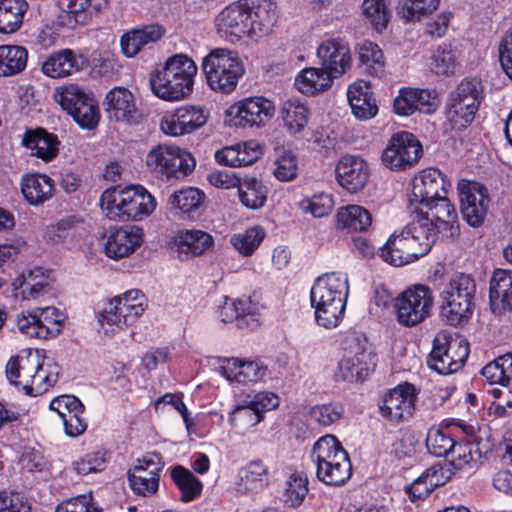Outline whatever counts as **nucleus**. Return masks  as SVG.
I'll use <instances>...</instances> for the list:
<instances>
[{"mask_svg":"<svg viewBox=\"0 0 512 512\" xmlns=\"http://www.w3.org/2000/svg\"><path fill=\"white\" fill-rule=\"evenodd\" d=\"M277 17L276 3L271 0H239L218 13L215 26L225 37L258 38L272 30Z\"/></svg>","mask_w":512,"mask_h":512,"instance_id":"nucleus-1","label":"nucleus"},{"mask_svg":"<svg viewBox=\"0 0 512 512\" xmlns=\"http://www.w3.org/2000/svg\"><path fill=\"white\" fill-rule=\"evenodd\" d=\"M348 291L345 274L326 273L315 280L310 291V301L318 325L327 329L339 325L344 317Z\"/></svg>","mask_w":512,"mask_h":512,"instance_id":"nucleus-2","label":"nucleus"},{"mask_svg":"<svg viewBox=\"0 0 512 512\" xmlns=\"http://www.w3.org/2000/svg\"><path fill=\"white\" fill-rule=\"evenodd\" d=\"M425 226L412 221L399 230H395L380 248V258L394 267L413 263L427 255L433 245L434 235Z\"/></svg>","mask_w":512,"mask_h":512,"instance_id":"nucleus-3","label":"nucleus"},{"mask_svg":"<svg viewBox=\"0 0 512 512\" xmlns=\"http://www.w3.org/2000/svg\"><path fill=\"white\" fill-rule=\"evenodd\" d=\"M196 74L194 61L184 54H176L168 58L161 70L151 73V90L164 100L184 99L192 92Z\"/></svg>","mask_w":512,"mask_h":512,"instance_id":"nucleus-4","label":"nucleus"},{"mask_svg":"<svg viewBox=\"0 0 512 512\" xmlns=\"http://www.w3.org/2000/svg\"><path fill=\"white\" fill-rule=\"evenodd\" d=\"M100 205L111 220L140 221L153 213L157 202L143 186L129 185L105 190Z\"/></svg>","mask_w":512,"mask_h":512,"instance_id":"nucleus-5","label":"nucleus"},{"mask_svg":"<svg viewBox=\"0 0 512 512\" xmlns=\"http://www.w3.org/2000/svg\"><path fill=\"white\" fill-rule=\"evenodd\" d=\"M485 98L484 85L478 77H465L449 93L445 103L446 124L450 130L469 127Z\"/></svg>","mask_w":512,"mask_h":512,"instance_id":"nucleus-6","label":"nucleus"},{"mask_svg":"<svg viewBox=\"0 0 512 512\" xmlns=\"http://www.w3.org/2000/svg\"><path fill=\"white\" fill-rule=\"evenodd\" d=\"M475 280L467 274H455L441 292V316L450 325L467 322L474 308Z\"/></svg>","mask_w":512,"mask_h":512,"instance_id":"nucleus-7","label":"nucleus"},{"mask_svg":"<svg viewBox=\"0 0 512 512\" xmlns=\"http://www.w3.org/2000/svg\"><path fill=\"white\" fill-rule=\"evenodd\" d=\"M201 66L208 86L221 93L232 92L244 73L237 53L226 48L213 49L203 58Z\"/></svg>","mask_w":512,"mask_h":512,"instance_id":"nucleus-8","label":"nucleus"},{"mask_svg":"<svg viewBox=\"0 0 512 512\" xmlns=\"http://www.w3.org/2000/svg\"><path fill=\"white\" fill-rule=\"evenodd\" d=\"M145 164L150 172L160 178H182L190 174L196 161L192 154L177 146L158 144L146 155Z\"/></svg>","mask_w":512,"mask_h":512,"instance_id":"nucleus-9","label":"nucleus"},{"mask_svg":"<svg viewBox=\"0 0 512 512\" xmlns=\"http://www.w3.org/2000/svg\"><path fill=\"white\" fill-rule=\"evenodd\" d=\"M469 352V344L465 339L453 338L447 332H439L433 340L427 362L437 373L447 375L462 368Z\"/></svg>","mask_w":512,"mask_h":512,"instance_id":"nucleus-10","label":"nucleus"},{"mask_svg":"<svg viewBox=\"0 0 512 512\" xmlns=\"http://www.w3.org/2000/svg\"><path fill=\"white\" fill-rule=\"evenodd\" d=\"M423 207H426L427 211L415 221L425 225L429 232L435 234L433 237L435 243L438 240H454L459 236L458 214L447 194H443Z\"/></svg>","mask_w":512,"mask_h":512,"instance_id":"nucleus-11","label":"nucleus"},{"mask_svg":"<svg viewBox=\"0 0 512 512\" xmlns=\"http://www.w3.org/2000/svg\"><path fill=\"white\" fill-rule=\"evenodd\" d=\"M432 290L423 284L407 288L395 299L397 319L400 324L412 327L429 317L433 307Z\"/></svg>","mask_w":512,"mask_h":512,"instance_id":"nucleus-12","label":"nucleus"},{"mask_svg":"<svg viewBox=\"0 0 512 512\" xmlns=\"http://www.w3.org/2000/svg\"><path fill=\"white\" fill-rule=\"evenodd\" d=\"M56 100L80 127L92 129L98 124L97 102L80 86L71 84L63 87Z\"/></svg>","mask_w":512,"mask_h":512,"instance_id":"nucleus-13","label":"nucleus"},{"mask_svg":"<svg viewBox=\"0 0 512 512\" xmlns=\"http://www.w3.org/2000/svg\"><path fill=\"white\" fill-rule=\"evenodd\" d=\"M347 354L338 364L339 376L344 381H363L376 366V355L365 338L350 339Z\"/></svg>","mask_w":512,"mask_h":512,"instance_id":"nucleus-14","label":"nucleus"},{"mask_svg":"<svg viewBox=\"0 0 512 512\" xmlns=\"http://www.w3.org/2000/svg\"><path fill=\"white\" fill-rule=\"evenodd\" d=\"M16 324L19 331L30 338L48 339L60 334L63 320L57 308L47 306L22 312Z\"/></svg>","mask_w":512,"mask_h":512,"instance_id":"nucleus-15","label":"nucleus"},{"mask_svg":"<svg viewBox=\"0 0 512 512\" xmlns=\"http://www.w3.org/2000/svg\"><path fill=\"white\" fill-rule=\"evenodd\" d=\"M418 391L411 383L404 382L387 391L379 403V413L388 422L399 424L414 414Z\"/></svg>","mask_w":512,"mask_h":512,"instance_id":"nucleus-16","label":"nucleus"},{"mask_svg":"<svg viewBox=\"0 0 512 512\" xmlns=\"http://www.w3.org/2000/svg\"><path fill=\"white\" fill-rule=\"evenodd\" d=\"M422 152V145L416 136L401 131L390 139L382 153V161L391 170H405L418 162Z\"/></svg>","mask_w":512,"mask_h":512,"instance_id":"nucleus-17","label":"nucleus"},{"mask_svg":"<svg viewBox=\"0 0 512 512\" xmlns=\"http://www.w3.org/2000/svg\"><path fill=\"white\" fill-rule=\"evenodd\" d=\"M274 113L273 102L262 96L244 98L227 110L230 122L242 128L264 126Z\"/></svg>","mask_w":512,"mask_h":512,"instance_id":"nucleus-18","label":"nucleus"},{"mask_svg":"<svg viewBox=\"0 0 512 512\" xmlns=\"http://www.w3.org/2000/svg\"><path fill=\"white\" fill-rule=\"evenodd\" d=\"M163 469L159 454L146 455L137 459L136 464L127 472L131 490L139 496H151L159 489L160 472Z\"/></svg>","mask_w":512,"mask_h":512,"instance_id":"nucleus-19","label":"nucleus"},{"mask_svg":"<svg viewBox=\"0 0 512 512\" xmlns=\"http://www.w3.org/2000/svg\"><path fill=\"white\" fill-rule=\"evenodd\" d=\"M411 186L410 204L424 206L447 194L451 183L439 169L427 168L413 178Z\"/></svg>","mask_w":512,"mask_h":512,"instance_id":"nucleus-20","label":"nucleus"},{"mask_svg":"<svg viewBox=\"0 0 512 512\" xmlns=\"http://www.w3.org/2000/svg\"><path fill=\"white\" fill-rule=\"evenodd\" d=\"M208 120V113L201 107L184 105L166 112L161 118L160 127L169 136L190 134L201 128Z\"/></svg>","mask_w":512,"mask_h":512,"instance_id":"nucleus-21","label":"nucleus"},{"mask_svg":"<svg viewBox=\"0 0 512 512\" xmlns=\"http://www.w3.org/2000/svg\"><path fill=\"white\" fill-rule=\"evenodd\" d=\"M321 67L339 78L350 69L352 54L348 41L342 37L327 38L317 47Z\"/></svg>","mask_w":512,"mask_h":512,"instance_id":"nucleus-22","label":"nucleus"},{"mask_svg":"<svg viewBox=\"0 0 512 512\" xmlns=\"http://www.w3.org/2000/svg\"><path fill=\"white\" fill-rule=\"evenodd\" d=\"M460 209L463 219L472 227L483 224L489 205L486 188L479 183L459 187Z\"/></svg>","mask_w":512,"mask_h":512,"instance_id":"nucleus-23","label":"nucleus"},{"mask_svg":"<svg viewBox=\"0 0 512 512\" xmlns=\"http://www.w3.org/2000/svg\"><path fill=\"white\" fill-rule=\"evenodd\" d=\"M217 313L223 323L236 321L240 328L249 329L259 326V304L250 297L237 299L226 297Z\"/></svg>","mask_w":512,"mask_h":512,"instance_id":"nucleus-24","label":"nucleus"},{"mask_svg":"<svg viewBox=\"0 0 512 512\" xmlns=\"http://www.w3.org/2000/svg\"><path fill=\"white\" fill-rule=\"evenodd\" d=\"M338 183L351 193L363 189L369 178L367 162L359 156L345 155L341 157L335 169Z\"/></svg>","mask_w":512,"mask_h":512,"instance_id":"nucleus-25","label":"nucleus"},{"mask_svg":"<svg viewBox=\"0 0 512 512\" xmlns=\"http://www.w3.org/2000/svg\"><path fill=\"white\" fill-rule=\"evenodd\" d=\"M106 112L110 119L128 124H136L141 112L136 106L133 94L124 87H114L105 97Z\"/></svg>","mask_w":512,"mask_h":512,"instance_id":"nucleus-26","label":"nucleus"},{"mask_svg":"<svg viewBox=\"0 0 512 512\" xmlns=\"http://www.w3.org/2000/svg\"><path fill=\"white\" fill-rule=\"evenodd\" d=\"M267 372V367L257 361L239 358H225L219 366V373L232 385L261 381Z\"/></svg>","mask_w":512,"mask_h":512,"instance_id":"nucleus-27","label":"nucleus"},{"mask_svg":"<svg viewBox=\"0 0 512 512\" xmlns=\"http://www.w3.org/2000/svg\"><path fill=\"white\" fill-rule=\"evenodd\" d=\"M87 65L85 57L72 49H60L51 53L43 62L41 70L50 78H63L79 72Z\"/></svg>","mask_w":512,"mask_h":512,"instance_id":"nucleus-28","label":"nucleus"},{"mask_svg":"<svg viewBox=\"0 0 512 512\" xmlns=\"http://www.w3.org/2000/svg\"><path fill=\"white\" fill-rule=\"evenodd\" d=\"M142 238L143 230L137 226L111 229L104 245L105 254L115 260L127 257L140 246Z\"/></svg>","mask_w":512,"mask_h":512,"instance_id":"nucleus-29","label":"nucleus"},{"mask_svg":"<svg viewBox=\"0 0 512 512\" xmlns=\"http://www.w3.org/2000/svg\"><path fill=\"white\" fill-rule=\"evenodd\" d=\"M237 477V490L242 494H258L270 484L269 468L260 459L251 460L242 466Z\"/></svg>","mask_w":512,"mask_h":512,"instance_id":"nucleus-30","label":"nucleus"},{"mask_svg":"<svg viewBox=\"0 0 512 512\" xmlns=\"http://www.w3.org/2000/svg\"><path fill=\"white\" fill-rule=\"evenodd\" d=\"M20 189L28 204L39 206L53 197L55 184L53 179L44 173H26L21 177Z\"/></svg>","mask_w":512,"mask_h":512,"instance_id":"nucleus-31","label":"nucleus"},{"mask_svg":"<svg viewBox=\"0 0 512 512\" xmlns=\"http://www.w3.org/2000/svg\"><path fill=\"white\" fill-rule=\"evenodd\" d=\"M352 112L360 120H368L378 112L371 86L367 81L357 80L347 90Z\"/></svg>","mask_w":512,"mask_h":512,"instance_id":"nucleus-32","label":"nucleus"},{"mask_svg":"<svg viewBox=\"0 0 512 512\" xmlns=\"http://www.w3.org/2000/svg\"><path fill=\"white\" fill-rule=\"evenodd\" d=\"M213 245V237L201 230L179 231L175 236L176 250L181 259L203 254Z\"/></svg>","mask_w":512,"mask_h":512,"instance_id":"nucleus-33","label":"nucleus"},{"mask_svg":"<svg viewBox=\"0 0 512 512\" xmlns=\"http://www.w3.org/2000/svg\"><path fill=\"white\" fill-rule=\"evenodd\" d=\"M22 144L31 150L32 155L44 161H50L56 157L60 142L56 135L48 133L45 129L38 128L26 131Z\"/></svg>","mask_w":512,"mask_h":512,"instance_id":"nucleus-34","label":"nucleus"},{"mask_svg":"<svg viewBox=\"0 0 512 512\" xmlns=\"http://www.w3.org/2000/svg\"><path fill=\"white\" fill-rule=\"evenodd\" d=\"M40 368V359L37 355L17 356L11 358L6 365V376L9 382L22 388L26 392L33 374Z\"/></svg>","mask_w":512,"mask_h":512,"instance_id":"nucleus-35","label":"nucleus"},{"mask_svg":"<svg viewBox=\"0 0 512 512\" xmlns=\"http://www.w3.org/2000/svg\"><path fill=\"white\" fill-rule=\"evenodd\" d=\"M310 457L316 469H320L336 460L349 458V455L334 435L327 434L314 443Z\"/></svg>","mask_w":512,"mask_h":512,"instance_id":"nucleus-36","label":"nucleus"},{"mask_svg":"<svg viewBox=\"0 0 512 512\" xmlns=\"http://www.w3.org/2000/svg\"><path fill=\"white\" fill-rule=\"evenodd\" d=\"M463 58L462 50L452 43H442L431 56L432 71L441 76H451L460 68Z\"/></svg>","mask_w":512,"mask_h":512,"instance_id":"nucleus-37","label":"nucleus"},{"mask_svg":"<svg viewBox=\"0 0 512 512\" xmlns=\"http://www.w3.org/2000/svg\"><path fill=\"white\" fill-rule=\"evenodd\" d=\"M335 77L323 67L305 68L295 78V87L303 94L314 95L328 89Z\"/></svg>","mask_w":512,"mask_h":512,"instance_id":"nucleus-38","label":"nucleus"},{"mask_svg":"<svg viewBox=\"0 0 512 512\" xmlns=\"http://www.w3.org/2000/svg\"><path fill=\"white\" fill-rule=\"evenodd\" d=\"M169 471L172 482L181 493L182 502H191L201 495L203 484L189 469L175 465Z\"/></svg>","mask_w":512,"mask_h":512,"instance_id":"nucleus-39","label":"nucleus"},{"mask_svg":"<svg viewBox=\"0 0 512 512\" xmlns=\"http://www.w3.org/2000/svg\"><path fill=\"white\" fill-rule=\"evenodd\" d=\"M491 306L499 301L503 309L512 311V270L496 269L490 280Z\"/></svg>","mask_w":512,"mask_h":512,"instance_id":"nucleus-40","label":"nucleus"},{"mask_svg":"<svg viewBox=\"0 0 512 512\" xmlns=\"http://www.w3.org/2000/svg\"><path fill=\"white\" fill-rule=\"evenodd\" d=\"M281 117L289 133L295 135L302 132L306 127L309 119V109L300 99L290 98L282 104Z\"/></svg>","mask_w":512,"mask_h":512,"instance_id":"nucleus-41","label":"nucleus"},{"mask_svg":"<svg viewBox=\"0 0 512 512\" xmlns=\"http://www.w3.org/2000/svg\"><path fill=\"white\" fill-rule=\"evenodd\" d=\"M28 9L25 0H0V33L10 34L17 31Z\"/></svg>","mask_w":512,"mask_h":512,"instance_id":"nucleus-42","label":"nucleus"},{"mask_svg":"<svg viewBox=\"0 0 512 512\" xmlns=\"http://www.w3.org/2000/svg\"><path fill=\"white\" fill-rule=\"evenodd\" d=\"M28 51L19 45H0V77L16 75L27 66Z\"/></svg>","mask_w":512,"mask_h":512,"instance_id":"nucleus-43","label":"nucleus"},{"mask_svg":"<svg viewBox=\"0 0 512 512\" xmlns=\"http://www.w3.org/2000/svg\"><path fill=\"white\" fill-rule=\"evenodd\" d=\"M337 223L343 229L363 232L371 226L372 215L360 205H349L338 210Z\"/></svg>","mask_w":512,"mask_h":512,"instance_id":"nucleus-44","label":"nucleus"},{"mask_svg":"<svg viewBox=\"0 0 512 512\" xmlns=\"http://www.w3.org/2000/svg\"><path fill=\"white\" fill-rule=\"evenodd\" d=\"M238 194L241 203L250 209L261 208L267 199V189L261 181L247 177L239 181Z\"/></svg>","mask_w":512,"mask_h":512,"instance_id":"nucleus-45","label":"nucleus"},{"mask_svg":"<svg viewBox=\"0 0 512 512\" xmlns=\"http://www.w3.org/2000/svg\"><path fill=\"white\" fill-rule=\"evenodd\" d=\"M319 481L329 486H341L352 476V464L350 458L336 460L326 467L316 469Z\"/></svg>","mask_w":512,"mask_h":512,"instance_id":"nucleus-46","label":"nucleus"},{"mask_svg":"<svg viewBox=\"0 0 512 512\" xmlns=\"http://www.w3.org/2000/svg\"><path fill=\"white\" fill-rule=\"evenodd\" d=\"M450 456L452 457L451 460L446 463L451 465L453 470H460L466 466L473 467L476 465L481 459V452L478 443L455 441Z\"/></svg>","mask_w":512,"mask_h":512,"instance_id":"nucleus-47","label":"nucleus"},{"mask_svg":"<svg viewBox=\"0 0 512 512\" xmlns=\"http://www.w3.org/2000/svg\"><path fill=\"white\" fill-rule=\"evenodd\" d=\"M308 478L303 472H293L285 482L284 502L287 506L299 507L308 494Z\"/></svg>","mask_w":512,"mask_h":512,"instance_id":"nucleus-48","label":"nucleus"},{"mask_svg":"<svg viewBox=\"0 0 512 512\" xmlns=\"http://www.w3.org/2000/svg\"><path fill=\"white\" fill-rule=\"evenodd\" d=\"M205 194L197 188L187 187L175 191L169 197V204L182 213H191L197 210L204 201Z\"/></svg>","mask_w":512,"mask_h":512,"instance_id":"nucleus-49","label":"nucleus"},{"mask_svg":"<svg viewBox=\"0 0 512 512\" xmlns=\"http://www.w3.org/2000/svg\"><path fill=\"white\" fill-rule=\"evenodd\" d=\"M265 237V231L259 226L246 229L242 233L234 234L230 242L243 256H251L259 247Z\"/></svg>","mask_w":512,"mask_h":512,"instance_id":"nucleus-50","label":"nucleus"},{"mask_svg":"<svg viewBox=\"0 0 512 512\" xmlns=\"http://www.w3.org/2000/svg\"><path fill=\"white\" fill-rule=\"evenodd\" d=\"M455 439L447 429L432 427L426 438V447L436 457H447L454 447Z\"/></svg>","mask_w":512,"mask_h":512,"instance_id":"nucleus-51","label":"nucleus"},{"mask_svg":"<svg viewBox=\"0 0 512 512\" xmlns=\"http://www.w3.org/2000/svg\"><path fill=\"white\" fill-rule=\"evenodd\" d=\"M118 309L126 315L132 324L145 311V296L138 289L126 291L122 296L114 297Z\"/></svg>","mask_w":512,"mask_h":512,"instance_id":"nucleus-52","label":"nucleus"},{"mask_svg":"<svg viewBox=\"0 0 512 512\" xmlns=\"http://www.w3.org/2000/svg\"><path fill=\"white\" fill-rule=\"evenodd\" d=\"M440 0H403L399 3L398 14L406 21L420 20L437 9Z\"/></svg>","mask_w":512,"mask_h":512,"instance_id":"nucleus-53","label":"nucleus"},{"mask_svg":"<svg viewBox=\"0 0 512 512\" xmlns=\"http://www.w3.org/2000/svg\"><path fill=\"white\" fill-rule=\"evenodd\" d=\"M109 0H68L69 12L78 23L86 24L94 15L107 8Z\"/></svg>","mask_w":512,"mask_h":512,"instance_id":"nucleus-54","label":"nucleus"},{"mask_svg":"<svg viewBox=\"0 0 512 512\" xmlns=\"http://www.w3.org/2000/svg\"><path fill=\"white\" fill-rule=\"evenodd\" d=\"M359 59L370 75L378 76L383 72V53L377 44L364 41L359 48Z\"/></svg>","mask_w":512,"mask_h":512,"instance_id":"nucleus-55","label":"nucleus"},{"mask_svg":"<svg viewBox=\"0 0 512 512\" xmlns=\"http://www.w3.org/2000/svg\"><path fill=\"white\" fill-rule=\"evenodd\" d=\"M362 8L364 16L376 31L381 32L387 27L390 12L384 0H364Z\"/></svg>","mask_w":512,"mask_h":512,"instance_id":"nucleus-56","label":"nucleus"},{"mask_svg":"<svg viewBox=\"0 0 512 512\" xmlns=\"http://www.w3.org/2000/svg\"><path fill=\"white\" fill-rule=\"evenodd\" d=\"M97 318L99 324L103 328L107 325L111 332H114L115 328L122 329L124 326L131 325L122 310L118 309V304L114 298L105 305L101 312L98 313ZM105 332L108 333L109 329H105Z\"/></svg>","mask_w":512,"mask_h":512,"instance_id":"nucleus-57","label":"nucleus"},{"mask_svg":"<svg viewBox=\"0 0 512 512\" xmlns=\"http://www.w3.org/2000/svg\"><path fill=\"white\" fill-rule=\"evenodd\" d=\"M344 414V407L337 402L315 405L310 410L311 418L320 426L327 427L338 422Z\"/></svg>","mask_w":512,"mask_h":512,"instance_id":"nucleus-58","label":"nucleus"},{"mask_svg":"<svg viewBox=\"0 0 512 512\" xmlns=\"http://www.w3.org/2000/svg\"><path fill=\"white\" fill-rule=\"evenodd\" d=\"M278 405V396L271 392H258L254 395H246L243 399H238L236 404V406L253 408V412L260 414L275 409Z\"/></svg>","mask_w":512,"mask_h":512,"instance_id":"nucleus-59","label":"nucleus"},{"mask_svg":"<svg viewBox=\"0 0 512 512\" xmlns=\"http://www.w3.org/2000/svg\"><path fill=\"white\" fill-rule=\"evenodd\" d=\"M58 380V372L48 371L44 369L40 363L37 373L33 374V378L25 392L29 396H38L48 391Z\"/></svg>","mask_w":512,"mask_h":512,"instance_id":"nucleus-60","label":"nucleus"},{"mask_svg":"<svg viewBox=\"0 0 512 512\" xmlns=\"http://www.w3.org/2000/svg\"><path fill=\"white\" fill-rule=\"evenodd\" d=\"M333 205L332 196L326 193L315 194L310 199L301 202L302 209L317 218L327 216L332 211Z\"/></svg>","mask_w":512,"mask_h":512,"instance_id":"nucleus-61","label":"nucleus"},{"mask_svg":"<svg viewBox=\"0 0 512 512\" xmlns=\"http://www.w3.org/2000/svg\"><path fill=\"white\" fill-rule=\"evenodd\" d=\"M104 467V455L99 451L87 453L73 463V469L79 475L96 473L102 471Z\"/></svg>","mask_w":512,"mask_h":512,"instance_id":"nucleus-62","label":"nucleus"},{"mask_svg":"<svg viewBox=\"0 0 512 512\" xmlns=\"http://www.w3.org/2000/svg\"><path fill=\"white\" fill-rule=\"evenodd\" d=\"M0 512H31V506L20 493L0 491Z\"/></svg>","mask_w":512,"mask_h":512,"instance_id":"nucleus-63","label":"nucleus"},{"mask_svg":"<svg viewBox=\"0 0 512 512\" xmlns=\"http://www.w3.org/2000/svg\"><path fill=\"white\" fill-rule=\"evenodd\" d=\"M55 512H99V510L93 505L91 496L79 495L58 504Z\"/></svg>","mask_w":512,"mask_h":512,"instance_id":"nucleus-64","label":"nucleus"}]
</instances>
